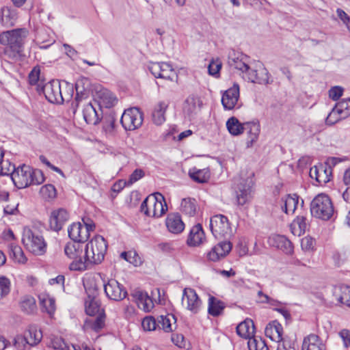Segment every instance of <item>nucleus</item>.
<instances>
[{
    "mask_svg": "<svg viewBox=\"0 0 350 350\" xmlns=\"http://www.w3.org/2000/svg\"><path fill=\"white\" fill-rule=\"evenodd\" d=\"M40 194L46 200L53 199L56 197L57 193L55 187L51 184L42 186L40 189Z\"/></svg>",
    "mask_w": 350,
    "mask_h": 350,
    "instance_id": "obj_47",
    "label": "nucleus"
},
{
    "mask_svg": "<svg viewBox=\"0 0 350 350\" xmlns=\"http://www.w3.org/2000/svg\"><path fill=\"white\" fill-rule=\"evenodd\" d=\"M299 203V196L297 194L287 195L282 198L281 208L286 214L293 213Z\"/></svg>",
    "mask_w": 350,
    "mask_h": 350,
    "instance_id": "obj_32",
    "label": "nucleus"
},
{
    "mask_svg": "<svg viewBox=\"0 0 350 350\" xmlns=\"http://www.w3.org/2000/svg\"><path fill=\"white\" fill-rule=\"evenodd\" d=\"M120 256L122 258L135 266H137L138 264L140 263V258L135 252H123L121 253Z\"/></svg>",
    "mask_w": 350,
    "mask_h": 350,
    "instance_id": "obj_50",
    "label": "nucleus"
},
{
    "mask_svg": "<svg viewBox=\"0 0 350 350\" xmlns=\"http://www.w3.org/2000/svg\"><path fill=\"white\" fill-rule=\"evenodd\" d=\"M292 232L295 235L300 236L304 234L308 228V222L306 217L304 216H297L291 225Z\"/></svg>",
    "mask_w": 350,
    "mask_h": 350,
    "instance_id": "obj_37",
    "label": "nucleus"
},
{
    "mask_svg": "<svg viewBox=\"0 0 350 350\" xmlns=\"http://www.w3.org/2000/svg\"><path fill=\"white\" fill-rule=\"evenodd\" d=\"M221 68V63L219 61H212L210 62L208 71L209 75L216 77L219 75V72Z\"/></svg>",
    "mask_w": 350,
    "mask_h": 350,
    "instance_id": "obj_58",
    "label": "nucleus"
},
{
    "mask_svg": "<svg viewBox=\"0 0 350 350\" xmlns=\"http://www.w3.org/2000/svg\"><path fill=\"white\" fill-rule=\"evenodd\" d=\"M269 241L273 246L282 250L286 254H291L293 251L292 243L284 235H274L269 239Z\"/></svg>",
    "mask_w": 350,
    "mask_h": 350,
    "instance_id": "obj_26",
    "label": "nucleus"
},
{
    "mask_svg": "<svg viewBox=\"0 0 350 350\" xmlns=\"http://www.w3.org/2000/svg\"><path fill=\"white\" fill-rule=\"evenodd\" d=\"M336 107L340 113L342 118L345 119L350 116V101L348 99L342 100L338 103Z\"/></svg>",
    "mask_w": 350,
    "mask_h": 350,
    "instance_id": "obj_49",
    "label": "nucleus"
},
{
    "mask_svg": "<svg viewBox=\"0 0 350 350\" xmlns=\"http://www.w3.org/2000/svg\"><path fill=\"white\" fill-rule=\"evenodd\" d=\"M172 321L175 324L176 318L172 314L159 316L157 317L158 328L162 329L165 332H171L173 331Z\"/></svg>",
    "mask_w": 350,
    "mask_h": 350,
    "instance_id": "obj_36",
    "label": "nucleus"
},
{
    "mask_svg": "<svg viewBox=\"0 0 350 350\" xmlns=\"http://www.w3.org/2000/svg\"><path fill=\"white\" fill-rule=\"evenodd\" d=\"M66 256L72 260L69 265L71 271H83L87 269V261L84 258L85 247L79 241H69L64 247Z\"/></svg>",
    "mask_w": 350,
    "mask_h": 350,
    "instance_id": "obj_3",
    "label": "nucleus"
},
{
    "mask_svg": "<svg viewBox=\"0 0 350 350\" xmlns=\"http://www.w3.org/2000/svg\"><path fill=\"white\" fill-rule=\"evenodd\" d=\"M167 210V206L164 196L158 192L146 197L140 206L142 213L153 217H160Z\"/></svg>",
    "mask_w": 350,
    "mask_h": 350,
    "instance_id": "obj_4",
    "label": "nucleus"
},
{
    "mask_svg": "<svg viewBox=\"0 0 350 350\" xmlns=\"http://www.w3.org/2000/svg\"><path fill=\"white\" fill-rule=\"evenodd\" d=\"M204 239L205 235L202 227L198 224L191 229L187 239V244L189 246H197L201 244Z\"/></svg>",
    "mask_w": 350,
    "mask_h": 350,
    "instance_id": "obj_27",
    "label": "nucleus"
},
{
    "mask_svg": "<svg viewBox=\"0 0 350 350\" xmlns=\"http://www.w3.org/2000/svg\"><path fill=\"white\" fill-rule=\"evenodd\" d=\"M40 69L38 67H34L29 74V82L31 85H36L40 78Z\"/></svg>",
    "mask_w": 350,
    "mask_h": 350,
    "instance_id": "obj_63",
    "label": "nucleus"
},
{
    "mask_svg": "<svg viewBox=\"0 0 350 350\" xmlns=\"http://www.w3.org/2000/svg\"><path fill=\"white\" fill-rule=\"evenodd\" d=\"M247 346L249 350H269L265 341L260 337L250 338Z\"/></svg>",
    "mask_w": 350,
    "mask_h": 350,
    "instance_id": "obj_44",
    "label": "nucleus"
},
{
    "mask_svg": "<svg viewBox=\"0 0 350 350\" xmlns=\"http://www.w3.org/2000/svg\"><path fill=\"white\" fill-rule=\"evenodd\" d=\"M142 326L146 331H154L158 327L157 319L152 316L146 317L142 320Z\"/></svg>",
    "mask_w": 350,
    "mask_h": 350,
    "instance_id": "obj_48",
    "label": "nucleus"
},
{
    "mask_svg": "<svg viewBox=\"0 0 350 350\" xmlns=\"http://www.w3.org/2000/svg\"><path fill=\"white\" fill-rule=\"evenodd\" d=\"M236 197L239 205L243 206L251 200L252 180H243L236 189Z\"/></svg>",
    "mask_w": 350,
    "mask_h": 350,
    "instance_id": "obj_17",
    "label": "nucleus"
},
{
    "mask_svg": "<svg viewBox=\"0 0 350 350\" xmlns=\"http://www.w3.org/2000/svg\"><path fill=\"white\" fill-rule=\"evenodd\" d=\"M164 62H152L148 66L150 72L156 78H159Z\"/></svg>",
    "mask_w": 350,
    "mask_h": 350,
    "instance_id": "obj_57",
    "label": "nucleus"
},
{
    "mask_svg": "<svg viewBox=\"0 0 350 350\" xmlns=\"http://www.w3.org/2000/svg\"><path fill=\"white\" fill-rule=\"evenodd\" d=\"M227 129L232 135H239L244 131L245 123L242 124L235 117H231L226 122Z\"/></svg>",
    "mask_w": 350,
    "mask_h": 350,
    "instance_id": "obj_40",
    "label": "nucleus"
},
{
    "mask_svg": "<svg viewBox=\"0 0 350 350\" xmlns=\"http://www.w3.org/2000/svg\"><path fill=\"white\" fill-rule=\"evenodd\" d=\"M12 180L19 189L25 188L31 185H40L44 181L43 172L38 169H33L27 165L16 167L12 174Z\"/></svg>",
    "mask_w": 350,
    "mask_h": 350,
    "instance_id": "obj_1",
    "label": "nucleus"
},
{
    "mask_svg": "<svg viewBox=\"0 0 350 350\" xmlns=\"http://www.w3.org/2000/svg\"><path fill=\"white\" fill-rule=\"evenodd\" d=\"M16 167L14 164H12L8 160H3L2 164H0V174L1 175H10L15 172Z\"/></svg>",
    "mask_w": 350,
    "mask_h": 350,
    "instance_id": "obj_54",
    "label": "nucleus"
},
{
    "mask_svg": "<svg viewBox=\"0 0 350 350\" xmlns=\"http://www.w3.org/2000/svg\"><path fill=\"white\" fill-rule=\"evenodd\" d=\"M21 310L27 314H32L36 310V300L33 297H24L20 303Z\"/></svg>",
    "mask_w": 350,
    "mask_h": 350,
    "instance_id": "obj_42",
    "label": "nucleus"
},
{
    "mask_svg": "<svg viewBox=\"0 0 350 350\" xmlns=\"http://www.w3.org/2000/svg\"><path fill=\"white\" fill-rule=\"evenodd\" d=\"M100 100L97 103L95 102V105L99 107L100 109L102 107L105 108H110L113 107L116 103L117 100L116 97L109 91L105 90L99 93Z\"/></svg>",
    "mask_w": 350,
    "mask_h": 350,
    "instance_id": "obj_35",
    "label": "nucleus"
},
{
    "mask_svg": "<svg viewBox=\"0 0 350 350\" xmlns=\"http://www.w3.org/2000/svg\"><path fill=\"white\" fill-rule=\"evenodd\" d=\"M10 256L15 262L18 263L23 264L27 261V258L21 247L17 245L12 247Z\"/></svg>",
    "mask_w": 350,
    "mask_h": 350,
    "instance_id": "obj_46",
    "label": "nucleus"
},
{
    "mask_svg": "<svg viewBox=\"0 0 350 350\" xmlns=\"http://www.w3.org/2000/svg\"><path fill=\"white\" fill-rule=\"evenodd\" d=\"M18 18L17 12L15 9L3 7L1 10V22L4 26L14 25Z\"/></svg>",
    "mask_w": 350,
    "mask_h": 350,
    "instance_id": "obj_31",
    "label": "nucleus"
},
{
    "mask_svg": "<svg viewBox=\"0 0 350 350\" xmlns=\"http://www.w3.org/2000/svg\"><path fill=\"white\" fill-rule=\"evenodd\" d=\"M228 64L232 69L240 70L245 74L250 68L245 62L243 54L234 50H231L228 53Z\"/></svg>",
    "mask_w": 350,
    "mask_h": 350,
    "instance_id": "obj_20",
    "label": "nucleus"
},
{
    "mask_svg": "<svg viewBox=\"0 0 350 350\" xmlns=\"http://www.w3.org/2000/svg\"><path fill=\"white\" fill-rule=\"evenodd\" d=\"M282 326L277 321H273L269 323L265 329L266 336L273 341L278 342V343L282 342Z\"/></svg>",
    "mask_w": 350,
    "mask_h": 350,
    "instance_id": "obj_24",
    "label": "nucleus"
},
{
    "mask_svg": "<svg viewBox=\"0 0 350 350\" xmlns=\"http://www.w3.org/2000/svg\"><path fill=\"white\" fill-rule=\"evenodd\" d=\"M90 85L89 79L86 77H80L75 83V90L77 92L76 99H82L87 95Z\"/></svg>",
    "mask_w": 350,
    "mask_h": 350,
    "instance_id": "obj_38",
    "label": "nucleus"
},
{
    "mask_svg": "<svg viewBox=\"0 0 350 350\" xmlns=\"http://www.w3.org/2000/svg\"><path fill=\"white\" fill-rule=\"evenodd\" d=\"M314 242L310 237H304L301 241V247L304 251H310L314 248Z\"/></svg>",
    "mask_w": 350,
    "mask_h": 350,
    "instance_id": "obj_60",
    "label": "nucleus"
},
{
    "mask_svg": "<svg viewBox=\"0 0 350 350\" xmlns=\"http://www.w3.org/2000/svg\"><path fill=\"white\" fill-rule=\"evenodd\" d=\"M107 243L100 235H96L85 247L84 258L87 261V269L90 266L100 264L104 260Z\"/></svg>",
    "mask_w": 350,
    "mask_h": 350,
    "instance_id": "obj_2",
    "label": "nucleus"
},
{
    "mask_svg": "<svg viewBox=\"0 0 350 350\" xmlns=\"http://www.w3.org/2000/svg\"><path fill=\"white\" fill-rule=\"evenodd\" d=\"M181 211L189 216H193L197 209L196 200L193 198H184L180 204Z\"/></svg>",
    "mask_w": 350,
    "mask_h": 350,
    "instance_id": "obj_41",
    "label": "nucleus"
},
{
    "mask_svg": "<svg viewBox=\"0 0 350 350\" xmlns=\"http://www.w3.org/2000/svg\"><path fill=\"white\" fill-rule=\"evenodd\" d=\"M81 223H74L68 229V236L72 241H79L80 237Z\"/></svg>",
    "mask_w": 350,
    "mask_h": 350,
    "instance_id": "obj_51",
    "label": "nucleus"
},
{
    "mask_svg": "<svg viewBox=\"0 0 350 350\" xmlns=\"http://www.w3.org/2000/svg\"><path fill=\"white\" fill-rule=\"evenodd\" d=\"M239 98V85L237 83L226 90L221 97V103L226 110H231L234 108Z\"/></svg>",
    "mask_w": 350,
    "mask_h": 350,
    "instance_id": "obj_14",
    "label": "nucleus"
},
{
    "mask_svg": "<svg viewBox=\"0 0 350 350\" xmlns=\"http://www.w3.org/2000/svg\"><path fill=\"white\" fill-rule=\"evenodd\" d=\"M105 293L111 300L121 301L127 295L125 288L114 279L109 280L103 284Z\"/></svg>",
    "mask_w": 350,
    "mask_h": 350,
    "instance_id": "obj_13",
    "label": "nucleus"
},
{
    "mask_svg": "<svg viewBox=\"0 0 350 350\" xmlns=\"http://www.w3.org/2000/svg\"><path fill=\"white\" fill-rule=\"evenodd\" d=\"M88 298L85 301V312L89 316H94L99 311L100 305L96 300L98 291L96 286L91 288L84 284Z\"/></svg>",
    "mask_w": 350,
    "mask_h": 350,
    "instance_id": "obj_16",
    "label": "nucleus"
},
{
    "mask_svg": "<svg viewBox=\"0 0 350 350\" xmlns=\"http://www.w3.org/2000/svg\"><path fill=\"white\" fill-rule=\"evenodd\" d=\"M198 101V100L193 96H190L185 100L183 111L189 118H191L195 113H196Z\"/></svg>",
    "mask_w": 350,
    "mask_h": 350,
    "instance_id": "obj_43",
    "label": "nucleus"
},
{
    "mask_svg": "<svg viewBox=\"0 0 350 350\" xmlns=\"http://www.w3.org/2000/svg\"><path fill=\"white\" fill-rule=\"evenodd\" d=\"M159 78L173 81L174 78H177V75L172 66L168 63L165 62L163 63Z\"/></svg>",
    "mask_w": 350,
    "mask_h": 350,
    "instance_id": "obj_45",
    "label": "nucleus"
},
{
    "mask_svg": "<svg viewBox=\"0 0 350 350\" xmlns=\"http://www.w3.org/2000/svg\"><path fill=\"white\" fill-rule=\"evenodd\" d=\"M232 247V243L228 241H220L207 253V258L213 262L218 261L229 254Z\"/></svg>",
    "mask_w": 350,
    "mask_h": 350,
    "instance_id": "obj_15",
    "label": "nucleus"
},
{
    "mask_svg": "<svg viewBox=\"0 0 350 350\" xmlns=\"http://www.w3.org/2000/svg\"><path fill=\"white\" fill-rule=\"evenodd\" d=\"M168 104L165 101H160L154 107L152 111V121L157 125H161L165 121V113Z\"/></svg>",
    "mask_w": 350,
    "mask_h": 350,
    "instance_id": "obj_33",
    "label": "nucleus"
},
{
    "mask_svg": "<svg viewBox=\"0 0 350 350\" xmlns=\"http://www.w3.org/2000/svg\"><path fill=\"white\" fill-rule=\"evenodd\" d=\"M42 91L46 100L51 103L60 104L72 96V94H68L65 98L62 92L60 83L57 80H52L44 84L42 87Z\"/></svg>",
    "mask_w": 350,
    "mask_h": 350,
    "instance_id": "obj_9",
    "label": "nucleus"
},
{
    "mask_svg": "<svg viewBox=\"0 0 350 350\" xmlns=\"http://www.w3.org/2000/svg\"><path fill=\"white\" fill-rule=\"evenodd\" d=\"M226 304L222 301L214 296H209L208 301V313L214 317H219L222 314Z\"/></svg>",
    "mask_w": 350,
    "mask_h": 350,
    "instance_id": "obj_30",
    "label": "nucleus"
},
{
    "mask_svg": "<svg viewBox=\"0 0 350 350\" xmlns=\"http://www.w3.org/2000/svg\"><path fill=\"white\" fill-rule=\"evenodd\" d=\"M39 300L43 310L52 316L56 309L55 299L49 294L42 293L39 295Z\"/></svg>",
    "mask_w": 350,
    "mask_h": 350,
    "instance_id": "obj_34",
    "label": "nucleus"
},
{
    "mask_svg": "<svg viewBox=\"0 0 350 350\" xmlns=\"http://www.w3.org/2000/svg\"><path fill=\"white\" fill-rule=\"evenodd\" d=\"M29 31L26 28H18L0 33V44L7 46L14 52L23 51Z\"/></svg>",
    "mask_w": 350,
    "mask_h": 350,
    "instance_id": "obj_5",
    "label": "nucleus"
},
{
    "mask_svg": "<svg viewBox=\"0 0 350 350\" xmlns=\"http://www.w3.org/2000/svg\"><path fill=\"white\" fill-rule=\"evenodd\" d=\"M321 172V166L319 167L317 166H314L310 170V176L312 179H315L317 183L319 184L325 183V179H321V176L320 175Z\"/></svg>",
    "mask_w": 350,
    "mask_h": 350,
    "instance_id": "obj_59",
    "label": "nucleus"
},
{
    "mask_svg": "<svg viewBox=\"0 0 350 350\" xmlns=\"http://www.w3.org/2000/svg\"><path fill=\"white\" fill-rule=\"evenodd\" d=\"M182 305L193 314H197L200 310L202 301L194 289L185 288L183 292Z\"/></svg>",
    "mask_w": 350,
    "mask_h": 350,
    "instance_id": "obj_12",
    "label": "nucleus"
},
{
    "mask_svg": "<svg viewBox=\"0 0 350 350\" xmlns=\"http://www.w3.org/2000/svg\"><path fill=\"white\" fill-rule=\"evenodd\" d=\"M51 345L54 349L69 350V347L62 338H55L51 341Z\"/></svg>",
    "mask_w": 350,
    "mask_h": 350,
    "instance_id": "obj_61",
    "label": "nucleus"
},
{
    "mask_svg": "<svg viewBox=\"0 0 350 350\" xmlns=\"http://www.w3.org/2000/svg\"><path fill=\"white\" fill-rule=\"evenodd\" d=\"M343 88L340 86L332 87L329 90V96L333 100H338L342 95Z\"/></svg>",
    "mask_w": 350,
    "mask_h": 350,
    "instance_id": "obj_62",
    "label": "nucleus"
},
{
    "mask_svg": "<svg viewBox=\"0 0 350 350\" xmlns=\"http://www.w3.org/2000/svg\"><path fill=\"white\" fill-rule=\"evenodd\" d=\"M105 314H99L94 321H90L91 323V328L95 332H99L105 326Z\"/></svg>",
    "mask_w": 350,
    "mask_h": 350,
    "instance_id": "obj_53",
    "label": "nucleus"
},
{
    "mask_svg": "<svg viewBox=\"0 0 350 350\" xmlns=\"http://www.w3.org/2000/svg\"><path fill=\"white\" fill-rule=\"evenodd\" d=\"M42 338V331L37 326L31 325L23 335H18L14 338L16 349H25L26 346L32 347L38 345Z\"/></svg>",
    "mask_w": 350,
    "mask_h": 350,
    "instance_id": "obj_8",
    "label": "nucleus"
},
{
    "mask_svg": "<svg viewBox=\"0 0 350 350\" xmlns=\"http://www.w3.org/2000/svg\"><path fill=\"white\" fill-rule=\"evenodd\" d=\"M10 291V281L5 276H0V299L8 295Z\"/></svg>",
    "mask_w": 350,
    "mask_h": 350,
    "instance_id": "obj_55",
    "label": "nucleus"
},
{
    "mask_svg": "<svg viewBox=\"0 0 350 350\" xmlns=\"http://www.w3.org/2000/svg\"><path fill=\"white\" fill-rule=\"evenodd\" d=\"M338 334L343 341L344 346L345 347H350V330L343 329Z\"/></svg>",
    "mask_w": 350,
    "mask_h": 350,
    "instance_id": "obj_64",
    "label": "nucleus"
},
{
    "mask_svg": "<svg viewBox=\"0 0 350 350\" xmlns=\"http://www.w3.org/2000/svg\"><path fill=\"white\" fill-rule=\"evenodd\" d=\"M311 215L322 220H329L334 214V206L328 196L317 195L310 203Z\"/></svg>",
    "mask_w": 350,
    "mask_h": 350,
    "instance_id": "obj_6",
    "label": "nucleus"
},
{
    "mask_svg": "<svg viewBox=\"0 0 350 350\" xmlns=\"http://www.w3.org/2000/svg\"><path fill=\"white\" fill-rule=\"evenodd\" d=\"M245 75L247 81L252 83L263 85L269 83V74L264 67L260 68L259 70H253L250 68Z\"/></svg>",
    "mask_w": 350,
    "mask_h": 350,
    "instance_id": "obj_22",
    "label": "nucleus"
},
{
    "mask_svg": "<svg viewBox=\"0 0 350 350\" xmlns=\"http://www.w3.org/2000/svg\"><path fill=\"white\" fill-rule=\"evenodd\" d=\"M237 333L239 336L244 338H248L254 337L255 332V326L254 322L251 319H246L244 321L240 323L237 326Z\"/></svg>",
    "mask_w": 350,
    "mask_h": 350,
    "instance_id": "obj_29",
    "label": "nucleus"
},
{
    "mask_svg": "<svg viewBox=\"0 0 350 350\" xmlns=\"http://www.w3.org/2000/svg\"><path fill=\"white\" fill-rule=\"evenodd\" d=\"M210 229L215 239L226 237L231 234V227L227 217L215 215L210 219Z\"/></svg>",
    "mask_w": 350,
    "mask_h": 350,
    "instance_id": "obj_10",
    "label": "nucleus"
},
{
    "mask_svg": "<svg viewBox=\"0 0 350 350\" xmlns=\"http://www.w3.org/2000/svg\"><path fill=\"white\" fill-rule=\"evenodd\" d=\"M143 113L137 107H131L124 110L120 122L126 131H134L140 127L143 122Z\"/></svg>",
    "mask_w": 350,
    "mask_h": 350,
    "instance_id": "obj_11",
    "label": "nucleus"
},
{
    "mask_svg": "<svg viewBox=\"0 0 350 350\" xmlns=\"http://www.w3.org/2000/svg\"><path fill=\"white\" fill-rule=\"evenodd\" d=\"M244 131L248 135L247 146L250 147L258 139L260 126L258 122H250L245 123Z\"/></svg>",
    "mask_w": 350,
    "mask_h": 350,
    "instance_id": "obj_28",
    "label": "nucleus"
},
{
    "mask_svg": "<svg viewBox=\"0 0 350 350\" xmlns=\"http://www.w3.org/2000/svg\"><path fill=\"white\" fill-rule=\"evenodd\" d=\"M342 119H345V118H342L340 113L337 110V108L335 106L327 116L325 122L327 125H333Z\"/></svg>",
    "mask_w": 350,
    "mask_h": 350,
    "instance_id": "obj_52",
    "label": "nucleus"
},
{
    "mask_svg": "<svg viewBox=\"0 0 350 350\" xmlns=\"http://www.w3.org/2000/svg\"><path fill=\"white\" fill-rule=\"evenodd\" d=\"M22 241L27 250L36 255H42L46 252V243L38 231L25 228Z\"/></svg>",
    "mask_w": 350,
    "mask_h": 350,
    "instance_id": "obj_7",
    "label": "nucleus"
},
{
    "mask_svg": "<svg viewBox=\"0 0 350 350\" xmlns=\"http://www.w3.org/2000/svg\"><path fill=\"white\" fill-rule=\"evenodd\" d=\"M96 106L95 104L88 103L83 107V118L88 124L96 125L101 120L103 111L99 107L96 109Z\"/></svg>",
    "mask_w": 350,
    "mask_h": 350,
    "instance_id": "obj_18",
    "label": "nucleus"
},
{
    "mask_svg": "<svg viewBox=\"0 0 350 350\" xmlns=\"http://www.w3.org/2000/svg\"><path fill=\"white\" fill-rule=\"evenodd\" d=\"M165 224L168 230L174 234H178L185 228V224L178 213L169 214Z\"/></svg>",
    "mask_w": 350,
    "mask_h": 350,
    "instance_id": "obj_25",
    "label": "nucleus"
},
{
    "mask_svg": "<svg viewBox=\"0 0 350 350\" xmlns=\"http://www.w3.org/2000/svg\"><path fill=\"white\" fill-rule=\"evenodd\" d=\"M145 175L144 172L142 169H136L130 175L129 180L125 183L127 185H131L134 183L137 182Z\"/></svg>",
    "mask_w": 350,
    "mask_h": 350,
    "instance_id": "obj_56",
    "label": "nucleus"
},
{
    "mask_svg": "<svg viewBox=\"0 0 350 350\" xmlns=\"http://www.w3.org/2000/svg\"><path fill=\"white\" fill-rule=\"evenodd\" d=\"M189 175L193 180L198 183L207 182L210 177L208 170H198L196 167L189 170Z\"/></svg>",
    "mask_w": 350,
    "mask_h": 350,
    "instance_id": "obj_39",
    "label": "nucleus"
},
{
    "mask_svg": "<svg viewBox=\"0 0 350 350\" xmlns=\"http://www.w3.org/2000/svg\"><path fill=\"white\" fill-rule=\"evenodd\" d=\"M301 350H326V345L318 335L310 334L304 337Z\"/></svg>",
    "mask_w": 350,
    "mask_h": 350,
    "instance_id": "obj_23",
    "label": "nucleus"
},
{
    "mask_svg": "<svg viewBox=\"0 0 350 350\" xmlns=\"http://www.w3.org/2000/svg\"><path fill=\"white\" fill-rule=\"evenodd\" d=\"M332 301L346 305L350 308V287L347 286H334L331 288Z\"/></svg>",
    "mask_w": 350,
    "mask_h": 350,
    "instance_id": "obj_21",
    "label": "nucleus"
},
{
    "mask_svg": "<svg viewBox=\"0 0 350 350\" xmlns=\"http://www.w3.org/2000/svg\"><path fill=\"white\" fill-rule=\"evenodd\" d=\"M69 218L68 213L64 208H58L51 212L49 225L52 230H60Z\"/></svg>",
    "mask_w": 350,
    "mask_h": 350,
    "instance_id": "obj_19",
    "label": "nucleus"
}]
</instances>
